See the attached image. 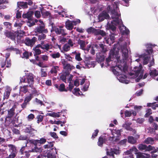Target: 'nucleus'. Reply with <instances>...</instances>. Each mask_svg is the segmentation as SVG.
<instances>
[{
	"instance_id": "obj_1",
	"label": "nucleus",
	"mask_w": 158,
	"mask_h": 158,
	"mask_svg": "<svg viewBox=\"0 0 158 158\" xmlns=\"http://www.w3.org/2000/svg\"><path fill=\"white\" fill-rule=\"evenodd\" d=\"M46 142V139L44 138H41L40 139L29 140V142L31 144L34 145V147L31 150V152H38L41 150V148L40 147L41 144H44Z\"/></svg>"
},
{
	"instance_id": "obj_2",
	"label": "nucleus",
	"mask_w": 158,
	"mask_h": 158,
	"mask_svg": "<svg viewBox=\"0 0 158 158\" xmlns=\"http://www.w3.org/2000/svg\"><path fill=\"white\" fill-rule=\"evenodd\" d=\"M138 148L139 150L141 151L143 150H144L145 152H150L151 151V154H153L156 152L158 151L157 148H156L152 146L151 145H149L148 146H147L146 145L143 144H139Z\"/></svg>"
},
{
	"instance_id": "obj_3",
	"label": "nucleus",
	"mask_w": 158,
	"mask_h": 158,
	"mask_svg": "<svg viewBox=\"0 0 158 158\" xmlns=\"http://www.w3.org/2000/svg\"><path fill=\"white\" fill-rule=\"evenodd\" d=\"M33 76L34 75L32 74L29 73L25 77H22L20 80V81L22 82H27L29 85V86L32 88L34 82Z\"/></svg>"
},
{
	"instance_id": "obj_4",
	"label": "nucleus",
	"mask_w": 158,
	"mask_h": 158,
	"mask_svg": "<svg viewBox=\"0 0 158 158\" xmlns=\"http://www.w3.org/2000/svg\"><path fill=\"white\" fill-rule=\"evenodd\" d=\"M9 148V151L10 152V154L6 158H15L18 152V150L16 147L14 145L10 144L7 145Z\"/></svg>"
},
{
	"instance_id": "obj_5",
	"label": "nucleus",
	"mask_w": 158,
	"mask_h": 158,
	"mask_svg": "<svg viewBox=\"0 0 158 158\" xmlns=\"http://www.w3.org/2000/svg\"><path fill=\"white\" fill-rule=\"evenodd\" d=\"M119 3L118 2H115L113 4V9L111 10V15L112 19H114L116 17H119V10L118 7Z\"/></svg>"
},
{
	"instance_id": "obj_6",
	"label": "nucleus",
	"mask_w": 158,
	"mask_h": 158,
	"mask_svg": "<svg viewBox=\"0 0 158 158\" xmlns=\"http://www.w3.org/2000/svg\"><path fill=\"white\" fill-rule=\"evenodd\" d=\"M57 153V152L56 148L51 149V150H44L43 151L44 157H47L48 158H56V154Z\"/></svg>"
},
{
	"instance_id": "obj_7",
	"label": "nucleus",
	"mask_w": 158,
	"mask_h": 158,
	"mask_svg": "<svg viewBox=\"0 0 158 158\" xmlns=\"http://www.w3.org/2000/svg\"><path fill=\"white\" fill-rule=\"evenodd\" d=\"M118 52L117 51H115L114 50H111L110 51V55L106 59V61L107 63L110 62L112 60L111 59L113 58H115L118 61L120 59V57L118 56Z\"/></svg>"
},
{
	"instance_id": "obj_8",
	"label": "nucleus",
	"mask_w": 158,
	"mask_h": 158,
	"mask_svg": "<svg viewBox=\"0 0 158 158\" xmlns=\"http://www.w3.org/2000/svg\"><path fill=\"white\" fill-rule=\"evenodd\" d=\"M106 152V154L110 156H112L113 158H114V154L119 155L120 153V150H119V148L118 147H115L114 148H111L110 151L107 149Z\"/></svg>"
},
{
	"instance_id": "obj_9",
	"label": "nucleus",
	"mask_w": 158,
	"mask_h": 158,
	"mask_svg": "<svg viewBox=\"0 0 158 158\" xmlns=\"http://www.w3.org/2000/svg\"><path fill=\"white\" fill-rule=\"evenodd\" d=\"M123 59L126 60L128 57V51L127 48V43L125 42L123 45L120 46Z\"/></svg>"
},
{
	"instance_id": "obj_10",
	"label": "nucleus",
	"mask_w": 158,
	"mask_h": 158,
	"mask_svg": "<svg viewBox=\"0 0 158 158\" xmlns=\"http://www.w3.org/2000/svg\"><path fill=\"white\" fill-rule=\"evenodd\" d=\"M93 60V57L91 56L85 57V60L81 61L80 63L81 65L85 68H89L91 66H89L91 63L90 60Z\"/></svg>"
},
{
	"instance_id": "obj_11",
	"label": "nucleus",
	"mask_w": 158,
	"mask_h": 158,
	"mask_svg": "<svg viewBox=\"0 0 158 158\" xmlns=\"http://www.w3.org/2000/svg\"><path fill=\"white\" fill-rule=\"evenodd\" d=\"M37 38L35 37H33L31 39L27 37L25 38L24 43L26 45L32 47L37 41Z\"/></svg>"
},
{
	"instance_id": "obj_12",
	"label": "nucleus",
	"mask_w": 158,
	"mask_h": 158,
	"mask_svg": "<svg viewBox=\"0 0 158 158\" xmlns=\"http://www.w3.org/2000/svg\"><path fill=\"white\" fill-rule=\"evenodd\" d=\"M88 43V42H85V41L79 40L78 41V44L80 45V48L83 50H86L88 52L90 50L91 48V45H87L86 48H85V46L86 44Z\"/></svg>"
},
{
	"instance_id": "obj_13",
	"label": "nucleus",
	"mask_w": 158,
	"mask_h": 158,
	"mask_svg": "<svg viewBox=\"0 0 158 158\" xmlns=\"http://www.w3.org/2000/svg\"><path fill=\"white\" fill-rule=\"evenodd\" d=\"M142 71V66L139 67L135 66L134 67L132 72L129 73L130 76H134V77H136L139 75L140 72Z\"/></svg>"
},
{
	"instance_id": "obj_14",
	"label": "nucleus",
	"mask_w": 158,
	"mask_h": 158,
	"mask_svg": "<svg viewBox=\"0 0 158 158\" xmlns=\"http://www.w3.org/2000/svg\"><path fill=\"white\" fill-rule=\"evenodd\" d=\"M54 30L56 33L57 35H66L67 34L65 33V30L63 29V26L55 27Z\"/></svg>"
},
{
	"instance_id": "obj_15",
	"label": "nucleus",
	"mask_w": 158,
	"mask_h": 158,
	"mask_svg": "<svg viewBox=\"0 0 158 158\" xmlns=\"http://www.w3.org/2000/svg\"><path fill=\"white\" fill-rule=\"evenodd\" d=\"M107 141V138L106 136L101 135L99 137L97 144L98 146L102 147L103 146V144H106Z\"/></svg>"
},
{
	"instance_id": "obj_16",
	"label": "nucleus",
	"mask_w": 158,
	"mask_h": 158,
	"mask_svg": "<svg viewBox=\"0 0 158 158\" xmlns=\"http://www.w3.org/2000/svg\"><path fill=\"white\" fill-rule=\"evenodd\" d=\"M116 26L114 24L112 21L111 22V23L107 24V27L110 30V33L114 35H116Z\"/></svg>"
},
{
	"instance_id": "obj_17",
	"label": "nucleus",
	"mask_w": 158,
	"mask_h": 158,
	"mask_svg": "<svg viewBox=\"0 0 158 158\" xmlns=\"http://www.w3.org/2000/svg\"><path fill=\"white\" fill-rule=\"evenodd\" d=\"M16 106L14 105L12 108L8 110V114L6 117V118H11L15 115V110L16 108Z\"/></svg>"
},
{
	"instance_id": "obj_18",
	"label": "nucleus",
	"mask_w": 158,
	"mask_h": 158,
	"mask_svg": "<svg viewBox=\"0 0 158 158\" xmlns=\"http://www.w3.org/2000/svg\"><path fill=\"white\" fill-rule=\"evenodd\" d=\"M119 28L120 32L123 34L128 35L129 34V30L123 24H121V25L119 26Z\"/></svg>"
},
{
	"instance_id": "obj_19",
	"label": "nucleus",
	"mask_w": 158,
	"mask_h": 158,
	"mask_svg": "<svg viewBox=\"0 0 158 158\" xmlns=\"http://www.w3.org/2000/svg\"><path fill=\"white\" fill-rule=\"evenodd\" d=\"M4 34L7 37L10 39L12 40L15 41V38L16 36V34L11 32V31H7L4 33Z\"/></svg>"
},
{
	"instance_id": "obj_20",
	"label": "nucleus",
	"mask_w": 158,
	"mask_h": 158,
	"mask_svg": "<svg viewBox=\"0 0 158 158\" xmlns=\"http://www.w3.org/2000/svg\"><path fill=\"white\" fill-rule=\"evenodd\" d=\"M64 69L65 70V73L67 75L69 74L70 72L72 70L75 68L74 66L71 65L70 64H67L63 67Z\"/></svg>"
},
{
	"instance_id": "obj_21",
	"label": "nucleus",
	"mask_w": 158,
	"mask_h": 158,
	"mask_svg": "<svg viewBox=\"0 0 158 158\" xmlns=\"http://www.w3.org/2000/svg\"><path fill=\"white\" fill-rule=\"evenodd\" d=\"M109 17V15L106 12H103L99 15L98 19L100 21H102L105 19H108Z\"/></svg>"
},
{
	"instance_id": "obj_22",
	"label": "nucleus",
	"mask_w": 158,
	"mask_h": 158,
	"mask_svg": "<svg viewBox=\"0 0 158 158\" xmlns=\"http://www.w3.org/2000/svg\"><path fill=\"white\" fill-rule=\"evenodd\" d=\"M45 26L43 25L37 27L35 29L36 32H38L39 33H47L48 32L47 29H45Z\"/></svg>"
},
{
	"instance_id": "obj_23",
	"label": "nucleus",
	"mask_w": 158,
	"mask_h": 158,
	"mask_svg": "<svg viewBox=\"0 0 158 158\" xmlns=\"http://www.w3.org/2000/svg\"><path fill=\"white\" fill-rule=\"evenodd\" d=\"M114 35L110 33V38L106 37L105 38V40L106 43L107 44H110L113 43L114 40Z\"/></svg>"
},
{
	"instance_id": "obj_24",
	"label": "nucleus",
	"mask_w": 158,
	"mask_h": 158,
	"mask_svg": "<svg viewBox=\"0 0 158 158\" xmlns=\"http://www.w3.org/2000/svg\"><path fill=\"white\" fill-rule=\"evenodd\" d=\"M54 142H48L47 144L44 145L43 148L46 149L45 150H50L51 149L55 148L53 147Z\"/></svg>"
},
{
	"instance_id": "obj_25",
	"label": "nucleus",
	"mask_w": 158,
	"mask_h": 158,
	"mask_svg": "<svg viewBox=\"0 0 158 158\" xmlns=\"http://www.w3.org/2000/svg\"><path fill=\"white\" fill-rule=\"evenodd\" d=\"M52 48V46L48 44H45L44 41H42V47L41 49L45 51H48L49 49H51Z\"/></svg>"
},
{
	"instance_id": "obj_26",
	"label": "nucleus",
	"mask_w": 158,
	"mask_h": 158,
	"mask_svg": "<svg viewBox=\"0 0 158 158\" xmlns=\"http://www.w3.org/2000/svg\"><path fill=\"white\" fill-rule=\"evenodd\" d=\"M105 57L101 53L99 52L96 54V61L98 63H101L104 61Z\"/></svg>"
},
{
	"instance_id": "obj_27",
	"label": "nucleus",
	"mask_w": 158,
	"mask_h": 158,
	"mask_svg": "<svg viewBox=\"0 0 158 158\" xmlns=\"http://www.w3.org/2000/svg\"><path fill=\"white\" fill-rule=\"evenodd\" d=\"M133 151H134L136 152L138 151V150L135 147H133L129 150H127L124 152L123 155H126V156L129 155H133L132 154V153Z\"/></svg>"
},
{
	"instance_id": "obj_28",
	"label": "nucleus",
	"mask_w": 158,
	"mask_h": 158,
	"mask_svg": "<svg viewBox=\"0 0 158 158\" xmlns=\"http://www.w3.org/2000/svg\"><path fill=\"white\" fill-rule=\"evenodd\" d=\"M17 6L19 9H25L28 7L27 2L23 1L18 2L17 3Z\"/></svg>"
},
{
	"instance_id": "obj_29",
	"label": "nucleus",
	"mask_w": 158,
	"mask_h": 158,
	"mask_svg": "<svg viewBox=\"0 0 158 158\" xmlns=\"http://www.w3.org/2000/svg\"><path fill=\"white\" fill-rule=\"evenodd\" d=\"M65 27L68 30H71L73 27V24L72 21L68 20L65 22Z\"/></svg>"
},
{
	"instance_id": "obj_30",
	"label": "nucleus",
	"mask_w": 158,
	"mask_h": 158,
	"mask_svg": "<svg viewBox=\"0 0 158 158\" xmlns=\"http://www.w3.org/2000/svg\"><path fill=\"white\" fill-rule=\"evenodd\" d=\"M136 157L137 158H150L151 156L149 154L138 152L137 153Z\"/></svg>"
},
{
	"instance_id": "obj_31",
	"label": "nucleus",
	"mask_w": 158,
	"mask_h": 158,
	"mask_svg": "<svg viewBox=\"0 0 158 158\" xmlns=\"http://www.w3.org/2000/svg\"><path fill=\"white\" fill-rule=\"evenodd\" d=\"M149 74L152 77H154L158 75V71H157L155 69L151 70L150 69Z\"/></svg>"
},
{
	"instance_id": "obj_32",
	"label": "nucleus",
	"mask_w": 158,
	"mask_h": 158,
	"mask_svg": "<svg viewBox=\"0 0 158 158\" xmlns=\"http://www.w3.org/2000/svg\"><path fill=\"white\" fill-rule=\"evenodd\" d=\"M127 142L132 144H135L137 142L136 140L134 137L131 136H129L127 137Z\"/></svg>"
},
{
	"instance_id": "obj_33",
	"label": "nucleus",
	"mask_w": 158,
	"mask_h": 158,
	"mask_svg": "<svg viewBox=\"0 0 158 158\" xmlns=\"http://www.w3.org/2000/svg\"><path fill=\"white\" fill-rule=\"evenodd\" d=\"M29 142V140H27V142L26 143L25 145L24 146H23L20 149L19 152V153L21 155H25V152L26 151H24L25 150V147H27V143H28Z\"/></svg>"
},
{
	"instance_id": "obj_34",
	"label": "nucleus",
	"mask_w": 158,
	"mask_h": 158,
	"mask_svg": "<svg viewBox=\"0 0 158 158\" xmlns=\"http://www.w3.org/2000/svg\"><path fill=\"white\" fill-rule=\"evenodd\" d=\"M100 35L102 37L106 35V32L103 30L97 29L95 35Z\"/></svg>"
},
{
	"instance_id": "obj_35",
	"label": "nucleus",
	"mask_w": 158,
	"mask_h": 158,
	"mask_svg": "<svg viewBox=\"0 0 158 158\" xmlns=\"http://www.w3.org/2000/svg\"><path fill=\"white\" fill-rule=\"evenodd\" d=\"M154 139L152 137H148L144 140V142L146 144H152L154 143Z\"/></svg>"
},
{
	"instance_id": "obj_36",
	"label": "nucleus",
	"mask_w": 158,
	"mask_h": 158,
	"mask_svg": "<svg viewBox=\"0 0 158 158\" xmlns=\"http://www.w3.org/2000/svg\"><path fill=\"white\" fill-rule=\"evenodd\" d=\"M33 98V96L32 95V94H30L28 95L25 97L24 101L29 104V102Z\"/></svg>"
},
{
	"instance_id": "obj_37",
	"label": "nucleus",
	"mask_w": 158,
	"mask_h": 158,
	"mask_svg": "<svg viewBox=\"0 0 158 158\" xmlns=\"http://www.w3.org/2000/svg\"><path fill=\"white\" fill-rule=\"evenodd\" d=\"M33 12H28L27 13L23 14L22 17L24 18H27L29 19L31 18V15L33 14Z\"/></svg>"
},
{
	"instance_id": "obj_38",
	"label": "nucleus",
	"mask_w": 158,
	"mask_h": 158,
	"mask_svg": "<svg viewBox=\"0 0 158 158\" xmlns=\"http://www.w3.org/2000/svg\"><path fill=\"white\" fill-rule=\"evenodd\" d=\"M97 29L92 27H90L89 28H88L87 30V32L89 34H91L92 33L94 34L95 35H96V32Z\"/></svg>"
},
{
	"instance_id": "obj_39",
	"label": "nucleus",
	"mask_w": 158,
	"mask_h": 158,
	"mask_svg": "<svg viewBox=\"0 0 158 158\" xmlns=\"http://www.w3.org/2000/svg\"><path fill=\"white\" fill-rule=\"evenodd\" d=\"M41 14L42 16L44 18H47L48 16L49 17L51 16V13L49 11H41Z\"/></svg>"
},
{
	"instance_id": "obj_40",
	"label": "nucleus",
	"mask_w": 158,
	"mask_h": 158,
	"mask_svg": "<svg viewBox=\"0 0 158 158\" xmlns=\"http://www.w3.org/2000/svg\"><path fill=\"white\" fill-rule=\"evenodd\" d=\"M119 17H116L114 18V19L112 21L113 23L115 25H120L121 21H122V20H120L119 18Z\"/></svg>"
},
{
	"instance_id": "obj_41",
	"label": "nucleus",
	"mask_w": 158,
	"mask_h": 158,
	"mask_svg": "<svg viewBox=\"0 0 158 158\" xmlns=\"http://www.w3.org/2000/svg\"><path fill=\"white\" fill-rule=\"evenodd\" d=\"M33 50L34 51L33 53L34 54V56H36L37 55H39L41 54V51L39 48H33Z\"/></svg>"
},
{
	"instance_id": "obj_42",
	"label": "nucleus",
	"mask_w": 158,
	"mask_h": 158,
	"mask_svg": "<svg viewBox=\"0 0 158 158\" xmlns=\"http://www.w3.org/2000/svg\"><path fill=\"white\" fill-rule=\"evenodd\" d=\"M59 69V67L58 66H53L52 68L50 71V72L52 74H56L57 70Z\"/></svg>"
},
{
	"instance_id": "obj_43",
	"label": "nucleus",
	"mask_w": 158,
	"mask_h": 158,
	"mask_svg": "<svg viewBox=\"0 0 158 158\" xmlns=\"http://www.w3.org/2000/svg\"><path fill=\"white\" fill-rule=\"evenodd\" d=\"M148 47H147V48L148 49L146 50L145 51L146 52L148 53V55H150L153 52V50L152 47H151L152 46L151 45H148Z\"/></svg>"
},
{
	"instance_id": "obj_44",
	"label": "nucleus",
	"mask_w": 158,
	"mask_h": 158,
	"mask_svg": "<svg viewBox=\"0 0 158 158\" xmlns=\"http://www.w3.org/2000/svg\"><path fill=\"white\" fill-rule=\"evenodd\" d=\"M59 90L60 92H67L68 90L66 89L65 88V85L64 83L60 84L59 88Z\"/></svg>"
},
{
	"instance_id": "obj_45",
	"label": "nucleus",
	"mask_w": 158,
	"mask_h": 158,
	"mask_svg": "<svg viewBox=\"0 0 158 158\" xmlns=\"http://www.w3.org/2000/svg\"><path fill=\"white\" fill-rule=\"evenodd\" d=\"M28 85H24L23 87H21L20 91L23 92L24 94H26L28 91Z\"/></svg>"
},
{
	"instance_id": "obj_46",
	"label": "nucleus",
	"mask_w": 158,
	"mask_h": 158,
	"mask_svg": "<svg viewBox=\"0 0 158 158\" xmlns=\"http://www.w3.org/2000/svg\"><path fill=\"white\" fill-rule=\"evenodd\" d=\"M47 69H41V76L42 77H46L47 76Z\"/></svg>"
},
{
	"instance_id": "obj_47",
	"label": "nucleus",
	"mask_w": 158,
	"mask_h": 158,
	"mask_svg": "<svg viewBox=\"0 0 158 158\" xmlns=\"http://www.w3.org/2000/svg\"><path fill=\"white\" fill-rule=\"evenodd\" d=\"M117 67L118 68L119 70H120L121 72L126 73L127 71V68L125 66L122 67V65L118 64Z\"/></svg>"
},
{
	"instance_id": "obj_48",
	"label": "nucleus",
	"mask_w": 158,
	"mask_h": 158,
	"mask_svg": "<svg viewBox=\"0 0 158 158\" xmlns=\"http://www.w3.org/2000/svg\"><path fill=\"white\" fill-rule=\"evenodd\" d=\"M131 123H125L124 124V127L125 129L127 131H130L132 127H131L130 126L131 125Z\"/></svg>"
},
{
	"instance_id": "obj_49",
	"label": "nucleus",
	"mask_w": 158,
	"mask_h": 158,
	"mask_svg": "<svg viewBox=\"0 0 158 158\" xmlns=\"http://www.w3.org/2000/svg\"><path fill=\"white\" fill-rule=\"evenodd\" d=\"M3 25L6 28L10 29L12 27V24L8 22H3Z\"/></svg>"
},
{
	"instance_id": "obj_50",
	"label": "nucleus",
	"mask_w": 158,
	"mask_h": 158,
	"mask_svg": "<svg viewBox=\"0 0 158 158\" xmlns=\"http://www.w3.org/2000/svg\"><path fill=\"white\" fill-rule=\"evenodd\" d=\"M60 112H59L58 113H56L55 112H53L52 113H48V115L53 117H59L60 116L59 115Z\"/></svg>"
},
{
	"instance_id": "obj_51",
	"label": "nucleus",
	"mask_w": 158,
	"mask_h": 158,
	"mask_svg": "<svg viewBox=\"0 0 158 158\" xmlns=\"http://www.w3.org/2000/svg\"><path fill=\"white\" fill-rule=\"evenodd\" d=\"M99 46L101 48V51L102 52L105 53L107 51V48L105 47V46L103 44H99Z\"/></svg>"
},
{
	"instance_id": "obj_52",
	"label": "nucleus",
	"mask_w": 158,
	"mask_h": 158,
	"mask_svg": "<svg viewBox=\"0 0 158 158\" xmlns=\"http://www.w3.org/2000/svg\"><path fill=\"white\" fill-rule=\"evenodd\" d=\"M51 56L53 59L59 58L60 56V54L59 52H57L55 53H53L50 54Z\"/></svg>"
},
{
	"instance_id": "obj_53",
	"label": "nucleus",
	"mask_w": 158,
	"mask_h": 158,
	"mask_svg": "<svg viewBox=\"0 0 158 158\" xmlns=\"http://www.w3.org/2000/svg\"><path fill=\"white\" fill-rule=\"evenodd\" d=\"M44 116L40 114L38 115L37 116L36 118L37 119V123H39L40 122L42 121L43 120Z\"/></svg>"
},
{
	"instance_id": "obj_54",
	"label": "nucleus",
	"mask_w": 158,
	"mask_h": 158,
	"mask_svg": "<svg viewBox=\"0 0 158 158\" xmlns=\"http://www.w3.org/2000/svg\"><path fill=\"white\" fill-rule=\"evenodd\" d=\"M46 36V35L43 33H41V34L38 36V40L39 41L44 40L45 39Z\"/></svg>"
},
{
	"instance_id": "obj_55",
	"label": "nucleus",
	"mask_w": 158,
	"mask_h": 158,
	"mask_svg": "<svg viewBox=\"0 0 158 158\" xmlns=\"http://www.w3.org/2000/svg\"><path fill=\"white\" fill-rule=\"evenodd\" d=\"M99 132V130L98 129H96L94 131V132L93 133L91 137V139H94V138L96 137L98 135V134Z\"/></svg>"
},
{
	"instance_id": "obj_56",
	"label": "nucleus",
	"mask_w": 158,
	"mask_h": 158,
	"mask_svg": "<svg viewBox=\"0 0 158 158\" xmlns=\"http://www.w3.org/2000/svg\"><path fill=\"white\" fill-rule=\"evenodd\" d=\"M49 134L52 137L55 139H57L58 138V137L56 133L55 132H50Z\"/></svg>"
},
{
	"instance_id": "obj_57",
	"label": "nucleus",
	"mask_w": 158,
	"mask_h": 158,
	"mask_svg": "<svg viewBox=\"0 0 158 158\" xmlns=\"http://www.w3.org/2000/svg\"><path fill=\"white\" fill-rule=\"evenodd\" d=\"M22 58H25L27 59L29 58V55L28 52L25 51L23 54Z\"/></svg>"
},
{
	"instance_id": "obj_58",
	"label": "nucleus",
	"mask_w": 158,
	"mask_h": 158,
	"mask_svg": "<svg viewBox=\"0 0 158 158\" xmlns=\"http://www.w3.org/2000/svg\"><path fill=\"white\" fill-rule=\"evenodd\" d=\"M147 113L145 115V117H148L151 114H152V111L151 109H148L146 111Z\"/></svg>"
},
{
	"instance_id": "obj_59",
	"label": "nucleus",
	"mask_w": 158,
	"mask_h": 158,
	"mask_svg": "<svg viewBox=\"0 0 158 158\" xmlns=\"http://www.w3.org/2000/svg\"><path fill=\"white\" fill-rule=\"evenodd\" d=\"M41 58L42 61H47L48 60V56L47 55H43L41 56Z\"/></svg>"
},
{
	"instance_id": "obj_60",
	"label": "nucleus",
	"mask_w": 158,
	"mask_h": 158,
	"mask_svg": "<svg viewBox=\"0 0 158 158\" xmlns=\"http://www.w3.org/2000/svg\"><path fill=\"white\" fill-rule=\"evenodd\" d=\"M124 114L125 116L126 117H130L132 114L131 111L126 110L125 111Z\"/></svg>"
},
{
	"instance_id": "obj_61",
	"label": "nucleus",
	"mask_w": 158,
	"mask_h": 158,
	"mask_svg": "<svg viewBox=\"0 0 158 158\" xmlns=\"http://www.w3.org/2000/svg\"><path fill=\"white\" fill-rule=\"evenodd\" d=\"M10 94V92L9 91H6V92H5L4 94L3 97L4 99H5V98H8L9 97Z\"/></svg>"
},
{
	"instance_id": "obj_62",
	"label": "nucleus",
	"mask_w": 158,
	"mask_h": 158,
	"mask_svg": "<svg viewBox=\"0 0 158 158\" xmlns=\"http://www.w3.org/2000/svg\"><path fill=\"white\" fill-rule=\"evenodd\" d=\"M32 128L31 126H29L28 127H26L25 129V132L28 133L31 130Z\"/></svg>"
},
{
	"instance_id": "obj_63",
	"label": "nucleus",
	"mask_w": 158,
	"mask_h": 158,
	"mask_svg": "<svg viewBox=\"0 0 158 158\" xmlns=\"http://www.w3.org/2000/svg\"><path fill=\"white\" fill-rule=\"evenodd\" d=\"M6 60H0V64L1 65V68H4L5 65H6Z\"/></svg>"
},
{
	"instance_id": "obj_64",
	"label": "nucleus",
	"mask_w": 158,
	"mask_h": 158,
	"mask_svg": "<svg viewBox=\"0 0 158 158\" xmlns=\"http://www.w3.org/2000/svg\"><path fill=\"white\" fill-rule=\"evenodd\" d=\"M75 59L78 61H80L82 60V59L80 56V53H78L76 55Z\"/></svg>"
}]
</instances>
